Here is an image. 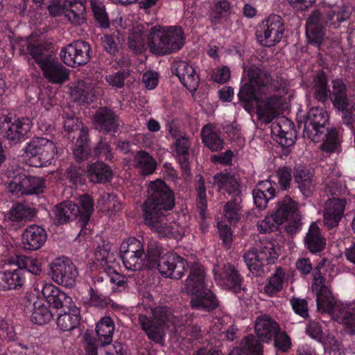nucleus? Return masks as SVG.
Instances as JSON below:
<instances>
[{
    "label": "nucleus",
    "mask_w": 355,
    "mask_h": 355,
    "mask_svg": "<svg viewBox=\"0 0 355 355\" xmlns=\"http://www.w3.org/2000/svg\"><path fill=\"white\" fill-rule=\"evenodd\" d=\"M47 235L44 229L36 225L27 227L21 235L23 248L28 250H36L46 242Z\"/></svg>",
    "instance_id": "26"
},
{
    "label": "nucleus",
    "mask_w": 355,
    "mask_h": 355,
    "mask_svg": "<svg viewBox=\"0 0 355 355\" xmlns=\"http://www.w3.org/2000/svg\"><path fill=\"white\" fill-rule=\"evenodd\" d=\"M285 29L284 21L282 17L272 14L259 24L256 37L260 44L270 47L282 40Z\"/></svg>",
    "instance_id": "14"
},
{
    "label": "nucleus",
    "mask_w": 355,
    "mask_h": 355,
    "mask_svg": "<svg viewBox=\"0 0 355 355\" xmlns=\"http://www.w3.org/2000/svg\"><path fill=\"white\" fill-rule=\"evenodd\" d=\"M135 164L142 175L153 173L157 166V163L153 157H135Z\"/></svg>",
    "instance_id": "53"
},
{
    "label": "nucleus",
    "mask_w": 355,
    "mask_h": 355,
    "mask_svg": "<svg viewBox=\"0 0 355 355\" xmlns=\"http://www.w3.org/2000/svg\"><path fill=\"white\" fill-rule=\"evenodd\" d=\"M39 67L44 78L49 83L62 85L69 79L70 70L52 55L48 56Z\"/></svg>",
    "instance_id": "20"
},
{
    "label": "nucleus",
    "mask_w": 355,
    "mask_h": 355,
    "mask_svg": "<svg viewBox=\"0 0 355 355\" xmlns=\"http://www.w3.org/2000/svg\"><path fill=\"white\" fill-rule=\"evenodd\" d=\"M174 204L172 191L162 180L150 182L148 198L143 205L144 217L146 224L160 237L171 235L178 239L184 234L182 227L165 214Z\"/></svg>",
    "instance_id": "2"
},
{
    "label": "nucleus",
    "mask_w": 355,
    "mask_h": 355,
    "mask_svg": "<svg viewBox=\"0 0 355 355\" xmlns=\"http://www.w3.org/2000/svg\"><path fill=\"white\" fill-rule=\"evenodd\" d=\"M202 139L205 145L213 152L221 150L223 148V140L219 134L214 131L209 124L205 125L201 132Z\"/></svg>",
    "instance_id": "39"
},
{
    "label": "nucleus",
    "mask_w": 355,
    "mask_h": 355,
    "mask_svg": "<svg viewBox=\"0 0 355 355\" xmlns=\"http://www.w3.org/2000/svg\"><path fill=\"white\" fill-rule=\"evenodd\" d=\"M294 312L302 318H306L309 315L308 304L305 300L292 298L290 300Z\"/></svg>",
    "instance_id": "60"
},
{
    "label": "nucleus",
    "mask_w": 355,
    "mask_h": 355,
    "mask_svg": "<svg viewBox=\"0 0 355 355\" xmlns=\"http://www.w3.org/2000/svg\"><path fill=\"white\" fill-rule=\"evenodd\" d=\"M50 276L53 282L65 287L75 285L78 270L73 263L67 257L55 259L50 265Z\"/></svg>",
    "instance_id": "16"
},
{
    "label": "nucleus",
    "mask_w": 355,
    "mask_h": 355,
    "mask_svg": "<svg viewBox=\"0 0 355 355\" xmlns=\"http://www.w3.org/2000/svg\"><path fill=\"white\" fill-rule=\"evenodd\" d=\"M311 288L316 295L318 311L328 313L334 320L342 324L347 333L354 334L355 304L337 302L318 272L314 273Z\"/></svg>",
    "instance_id": "3"
},
{
    "label": "nucleus",
    "mask_w": 355,
    "mask_h": 355,
    "mask_svg": "<svg viewBox=\"0 0 355 355\" xmlns=\"http://www.w3.org/2000/svg\"><path fill=\"white\" fill-rule=\"evenodd\" d=\"M116 263L107 266L104 269L107 273L105 281L110 282L113 286L112 289L114 291H121V288H123L125 285L124 277L116 272L114 268Z\"/></svg>",
    "instance_id": "52"
},
{
    "label": "nucleus",
    "mask_w": 355,
    "mask_h": 355,
    "mask_svg": "<svg viewBox=\"0 0 355 355\" xmlns=\"http://www.w3.org/2000/svg\"><path fill=\"white\" fill-rule=\"evenodd\" d=\"M291 345L290 338L285 333L276 334L275 346L278 351L286 352Z\"/></svg>",
    "instance_id": "63"
},
{
    "label": "nucleus",
    "mask_w": 355,
    "mask_h": 355,
    "mask_svg": "<svg viewBox=\"0 0 355 355\" xmlns=\"http://www.w3.org/2000/svg\"><path fill=\"white\" fill-rule=\"evenodd\" d=\"M87 175L91 182L103 183L112 179V171L107 164L98 162L88 166Z\"/></svg>",
    "instance_id": "36"
},
{
    "label": "nucleus",
    "mask_w": 355,
    "mask_h": 355,
    "mask_svg": "<svg viewBox=\"0 0 355 355\" xmlns=\"http://www.w3.org/2000/svg\"><path fill=\"white\" fill-rule=\"evenodd\" d=\"M174 140L173 145L177 153L176 155H189L190 141L186 135H182Z\"/></svg>",
    "instance_id": "59"
},
{
    "label": "nucleus",
    "mask_w": 355,
    "mask_h": 355,
    "mask_svg": "<svg viewBox=\"0 0 355 355\" xmlns=\"http://www.w3.org/2000/svg\"><path fill=\"white\" fill-rule=\"evenodd\" d=\"M142 82L147 89H155L159 83L158 73L154 71H147L142 76Z\"/></svg>",
    "instance_id": "62"
},
{
    "label": "nucleus",
    "mask_w": 355,
    "mask_h": 355,
    "mask_svg": "<svg viewBox=\"0 0 355 355\" xmlns=\"http://www.w3.org/2000/svg\"><path fill=\"white\" fill-rule=\"evenodd\" d=\"M294 179L302 194L306 198L311 196L315 189L313 172L306 166H297Z\"/></svg>",
    "instance_id": "30"
},
{
    "label": "nucleus",
    "mask_w": 355,
    "mask_h": 355,
    "mask_svg": "<svg viewBox=\"0 0 355 355\" xmlns=\"http://www.w3.org/2000/svg\"><path fill=\"white\" fill-rule=\"evenodd\" d=\"M114 329V322L110 317L103 318L97 323L96 331L102 345H107L112 342Z\"/></svg>",
    "instance_id": "44"
},
{
    "label": "nucleus",
    "mask_w": 355,
    "mask_h": 355,
    "mask_svg": "<svg viewBox=\"0 0 355 355\" xmlns=\"http://www.w3.org/2000/svg\"><path fill=\"white\" fill-rule=\"evenodd\" d=\"M92 11L96 23L101 29H107L110 26V21L104 4L98 0H91Z\"/></svg>",
    "instance_id": "46"
},
{
    "label": "nucleus",
    "mask_w": 355,
    "mask_h": 355,
    "mask_svg": "<svg viewBox=\"0 0 355 355\" xmlns=\"http://www.w3.org/2000/svg\"><path fill=\"white\" fill-rule=\"evenodd\" d=\"M172 71L179 80L186 76L189 73H193V67L184 61L175 62L172 66Z\"/></svg>",
    "instance_id": "61"
},
{
    "label": "nucleus",
    "mask_w": 355,
    "mask_h": 355,
    "mask_svg": "<svg viewBox=\"0 0 355 355\" xmlns=\"http://www.w3.org/2000/svg\"><path fill=\"white\" fill-rule=\"evenodd\" d=\"M346 201L344 199L331 198L328 200L324 208V223L329 227L338 225L344 214Z\"/></svg>",
    "instance_id": "29"
},
{
    "label": "nucleus",
    "mask_w": 355,
    "mask_h": 355,
    "mask_svg": "<svg viewBox=\"0 0 355 355\" xmlns=\"http://www.w3.org/2000/svg\"><path fill=\"white\" fill-rule=\"evenodd\" d=\"M91 46L85 41L78 40L62 48L60 56L63 62L71 67L86 64L90 60Z\"/></svg>",
    "instance_id": "18"
},
{
    "label": "nucleus",
    "mask_w": 355,
    "mask_h": 355,
    "mask_svg": "<svg viewBox=\"0 0 355 355\" xmlns=\"http://www.w3.org/2000/svg\"><path fill=\"white\" fill-rule=\"evenodd\" d=\"M120 125L119 116L108 107H100L94 116L95 129L103 134H115Z\"/></svg>",
    "instance_id": "22"
},
{
    "label": "nucleus",
    "mask_w": 355,
    "mask_h": 355,
    "mask_svg": "<svg viewBox=\"0 0 355 355\" xmlns=\"http://www.w3.org/2000/svg\"><path fill=\"white\" fill-rule=\"evenodd\" d=\"M42 293L49 305L55 309L66 308L73 304L72 298L61 291L52 284H46L42 286Z\"/></svg>",
    "instance_id": "27"
},
{
    "label": "nucleus",
    "mask_w": 355,
    "mask_h": 355,
    "mask_svg": "<svg viewBox=\"0 0 355 355\" xmlns=\"http://www.w3.org/2000/svg\"><path fill=\"white\" fill-rule=\"evenodd\" d=\"M306 334L313 339L324 343V349L329 351V355H340V344L334 336L328 334L324 338L322 327L318 322L311 321L307 324L306 329Z\"/></svg>",
    "instance_id": "28"
},
{
    "label": "nucleus",
    "mask_w": 355,
    "mask_h": 355,
    "mask_svg": "<svg viewBox=\"0 0 355 355\" xmlns=\"http://www.w3.org/2000/svg\"><path fill=\"white\" fill-rule=\"evenodd\" d=\"M254 328L257 336L262 342H267L279 331L277 323L266 315L257 318Z\"/></svg>",
    "instance_id": "33"
},
{
    "label": "nucleus",
    "mask_w": 355,
    "mask_h": 355,
    "mask_svg": "<svg viewBox=\"0 0 355 355\" xmlns=\"http://www.w3.org/2000/svg\"><path fill=\"white\" fill-rule=\"evenodd\" d=\"M306 243L312 252L322 250L325 245V240L320 235L318 226L315 223L311 225L306 236Z\"/></svg>",
    "instance_id": "43"
},
{
    "label": "nucleus",
    "mask_w": 355,
    "mask_h": 355,
    "mask_svg": "<svg viewBox=\"0 0 355 355\" xmlns=\"http://www.w3.org/2000/svg\"><path fill=\"white\" fill-rule=\"evenodd\" d=\"M120 254L125 268L130 271H137L144 265L153 267V259L148 256L147 263H145L146 255L144 252L142 243L134 238H128L123 241L120 247Z\"/></svg>",
    "instance_id": "9"
},
{
    "label": "nucleus",
    "mask_w": 355,
    "mask_h": 355,
    "mask_svg": "<svg viewBox=\"0 0 355 355\" xmlns=\"http://www.w3.org/2000/svg\"><path fill=\"white\" fill-rule=\"evenodd\" d=\"M95 259L105 269L106 266L115 264V254L107 247H99L94 253Z\"/></svg>",
    "instance_id": "55"
},
{
    "label": "nucleus",
    "mask_w": 355,
    "mask_h": 355,
    "mask_svg": "<svg viewBox=\"0 0 355 355\" xmlns=\"http://www.w3.org/2000/svg\"><path fill=\"white\" fill-rule=\"evenodd\" d=\"M180 81L190 92H195L199 85L200 78L193 67V73H189L182 77Z\"/></svg>",
    "instance_id": "58"
},
{
    "label": "nucleus",
    "mask_w": 355,
    "mask_h": 355,
    "mask_svg": "<svg viewBox=\"0 0 355 355\" xmlns=\"http://www.w3.org/2000/svg\"><path fill=\"white\" fill-rule=\"evenodd\" d=\"M329 114L323 107H313L308 112L304 121H298V128L302 130V136L313 141H318L321 135L328 128Z\"/></svg>",
    "instance_id": "13"
},
{
    "label": "nucleus",
    "mask_w": 355,
    "mask_h": 355,
    "mask_svg": "<svg viewBox=\"0 0 355 355\" xmlns=\"http://www.w3.org/2000/svg\"><path fill=\"white\" fill-rule=\"evenodd\" d=\"M271 214L280 226L286 222L297 223L300 220L299 204L289 196L278 201Z\"/></svg>",
    "instance_id": "23"
},
{
    "label": "nucleus",
    "mask_w": 355,
    "mask_h": 355,
    "mask_svg": "<svg viewBox=\"0 0 355 355\" xmlns=\"http://www.w3.org/2000/svg\"><path fill=\"white\" fill-rule=\"evenodd\" d=\"M259 252L267 263H272L278 258L280 252L279 245L273 241L261 242Z\"/></svg>",
    "instance_id": "48"
},
{
    "label": "nucleus",
    "mask_w": 355,
    "mask_h": 355,
    "mask_svg": "<svg viewBox=\"0 0 355 355\" xmlns=\"http://www.w3.org/2000/svg\"><path fill=\"white\" fill-rule=\"evenodd\" d=\"M157 266L162 276L180 279L184 275L188 263L180 256L168 252L159 257Z\"/></svg>",
    "instance_id": "19"
},
{
    "label": "nucleus",
    "mask_w": 355,
    "mask_h": 355,
    "mask_svg": "<svg viewBox=\"0 0 355 355\" xmlns=\"http://www.w3.org/2000/svg\"><path fill=\"white\" fill-rule=\"evenodd\" d=\"M25 153L31 155H43L52 154L53 155H62L67 150L56 145L52 141L44 137H34L26 144Z\"/></svg>",
    "instance_id": "25"
},
{
    "label": "nucleus",
    "mask_w": 355,
    "mask_h": 355,
    "mask_svg": "<svg viewBox=\"0 0 355 355\" xmlns=\"http://www.w3.org/2000/svg\"><path fill=\"white\" fill-rule=\"evenodd\" d=\"M231 13V5L227 0H217L211 7L209 18L211 24H219L221 20Z\"/></svg>",
    "instance_id": "40"
},
{
    "label": "nucleus",
    "mask_w": 355,
    "mask_h": 355,
    "mask_svg": "<svg viewBox=\"0 0 355 355\" xmlns=\"http://www.w3.org/2000/svg\"><path fill=\"white\" fill-rule=\"evenodd\" d=\"M329 80L323 69L316 71L313 78V90L314 98L320 103L325 104L329 100Z\"/></svg>",
    "instance_id": "32"
},
{
    "label": "nucleus",
    "mask_w": 355,
    "mask_h": 355,
    "mask_svg": "<svg viewBox=\"0 0 355 355\" xmlns=\"http://www.w3.org/2000/svg\"><path fill=\"white\" fill-rule=\"evenodd\" d=\"M352 11L347 6H332L322 10H315L306 19V35L311 46L320 47L324 41L326 27L336 29L340 23L347 21Z\"/></svg>",
    "instance_id": "4"
},
{
    "label": "nucleus",
    "mask_w": 355,
    "mask_h": 355,
    "mask_svg": "<svg viewBox=\"0 0 355 355\" xmlns=\"http://www.w3.org/2000/svg\"><path fill=\"white\" fill-rule=\"evenodd\" d=\"M63 125L65 137L72 140L77 137L72 147L73 155H91L88 128L84 127L81 121L73 116L64 117Z\"/></svg>",
    "instance_id": "11"
},
{
    "label": "nucleus",
    "mask_w": 355,
    "mask_h": 355,
    "mask_svg": "<svg viewBox=\"0 0 355 355\" xmlns=\"http://www.w3.org/2000/svg\"><path fill=\"white\" fill-rule=\"evenodd\" d=\"M197 182V208L200 216L202 220L206 218L207 200L205 193V187L202 181V177L198 175L196 178Z\"/></svg>",
    "instance_id": "50"
},
{
    "label": "nucleus",
    "mask_w": 355,
    "mask_h": 355,
    "mask_svg": "<svg viewBox=\"0 0 355 355\" xmlns=\"http://www.w3.org/2000/svg\"><path fill=\"white\" fill-rule=\"evenodd\" d=\"M80 321V310L73 303L67 306L64 313L58 315L57 325L63 331H71L79 325Z\"/></svg>",
    "instance_id": "31"
},
{
    "label": "nucleus",
    "mask_w": 355,
    "mask_h": 355,
    "mask_svg": "<svg viewBox=\"0 0 355 355\" xmlns=\"http://www.w3.org/2000/svg\"><path fill=\"white\" fill-rule=\"evenodd\" d=\"M22 51L24 53L31 56L39 67L48 56L51 55L47 53L46 46L43 42L32 39H27L25 41V45L23 46Z\"/></svg>",
    "instance_id": "34"
},
{
    "label": "nucleus",
    "mask_w": 355,
    "mask_h": 355,
    "mask_svg": "<svg viewBox=\"0 0 355 355\" xmlns=\"http://www.w3.org/2000/svg\"><path fill=\"white\" fill-rule=\"evenodd\" d=\"M332 90L329 89V98L334 107L341 112L343 122L350 128L353 125V108L355 103L351 105L347 94V87L342 79L336 78L331 81Z\"/></svg>",
    "instance_id": "15"
},
{
    "label": "nucleus",
    "mask_w": 355,
    "mask_h": 355,
    "mask_svg": "<svg viewBox=\"0 0 355 355\" xmlns=\"http://www.w3.org/2000/svg\"><path fill=\"white\" fill-rule=\"evenodd\" d=\"M94 211V202L88 195H83L76 198V203L64 201L53 209L55 220L60 223H66L78 218L85 225Z\"/></svg>",
    "instance_id": "8"
},
{
    "label": "nucleus",
    "mask_w": 355,
    "mask_h": 355,
    "mask_svg": "<svg viewBox=\"0 0 355 355\" xmlns=\"http://www.w3.org/2000/svg\"><path fill=\"white\" fill-rule=\"evenodd\" d=\"M280 225L277 222L275 217L270 213L265 216L263 220H261L257 223L258 230L261 233H270L275 232L279 229Z\"/></svg>",
    "instance_id": "57"
},
{
    "label": "nucleus",
    "mask_w": 355,
    "mask_h": 355,
    "mask_svg": "<svg viewBox=\"0 0 355 355\" xmlns=\"http://www.w3.org/2000/svg\"><path fill=\"white\" fill-rule=\"evenodd\" d=\"M25 281L20 270H7L0 272V291L15 289L21 287Z\"/></svg>",
    "instance_id": "37"
},
{
    "label": "nucleus",
    "mask_w": 355,
    "mask_h": 355,
    "mask_svg": "<svg viewBox=\"0 0 355 355\" xmlns=\"http://www.w3.org/2000/svg\"><path fill=\"white\" fill-rule=\"evenodd\" d=\"M125 78V73L118 71L114 74L107 76L105 80L109 85L117 88H122L124 86Z\"/></svg>",
    "instance_id": "64"
},
{
    "label": "nucleus",
    "mask_w": 355,
    "mask_h": 355,
    "mask_svg": "<svg viewBox=\"0 0 355 355\" xmlns=\"http://www.w3.org/2000/svg\"><path fill=\"white\" fill-rule=\"evenodd\" d=\"M8 178L10 180L8 189L12 193L21 194H36L43 191L44 180L41 178L30 176L21 168L8 171Z\"/></svg>",
    "instance_id": "12"
},
{
    "label": "nucleus",
    "mask_w": 355,
    "mask_h": 355,
    "mask_svg": "<svg viewBox=\"0 0 355 355\" xmlns=\"http://www.w3.org/2000/svg\"><path fill=\"white\" fill-rule=\"evenodd\" d=\"M244 259L249 270L252 272L259 271L265 262L260 252L255 250L248 251L245 254Z\"/></svg>",
    "instance_id": "56"
},
{
    "label": "nucleus",
    "mask_w": 355,
    "mask_h": 355,
    "mask_svg": "<svg viewBox=\"0 0 355 355\" xmlns=\"http://www.w3.org/2000/svg\"><path fill=\"white\" fill-rule=\"evenodd\" d=\"M32 122L29 118H12L4 116L0 119V134L8 140L17 143L31 132Z\"/></svg>",
    "instance_id": "17"
},
{
    "label": "nucleus",
    "mask_w": 355,
    "mask_h": 355,
    "mask_svg": "<svg viewBox=\"0 0 355 355\" xmlns=\"http://www.w3.org/2000/svg\"><path fill=\"white\" fill-rule=\"evenodd\" d=\"M248 77V81L240 87L237 94L239 100L246 111L257 108L259 119L270 123L279 114V110L282 105V96L273 94L265 98L261 97L272 89L271 75L263 67H251Z\"/></svg>",
    "instance_id": "1"
},
{
    "label": "nucleus",
    "mask_w": 355,
    "mask_h": 355,
    "mask_svg": "<svg viewBox=\"0 0 355 355\" xmlns=\"http://www.w3.org/2000/svg\"><path fill=\"white\" fill-rule=\"evenodd\" d=\"M30 216V210L21 204H17L5 215V221L8 225H15V223L28 218Z\"/></svg>",
    "instance_id": "49"
},
{
    "label": "nucleus",
    "mask_w": 355,
    "mask_h": 355,
    "mask_svg": "<svg viewBox=\"0 0 355 355\" xmlns=\"http://www.w3.org/2000/svg\"><path fill=\"white\" fill-rule=\"evenodd\" d=\"M241 352L245 355H262V347L258 340L250 335L242 340L241 349L234 348L229 355H241Z\"/></svg>",
    "instance_id": "42"
},
{
    "label": "nucleus",
    "mask_w": 355,
    "mask_h": 355,
    "mask_svg": "<svg viewBox=\"0 0 355 355\" xmlns=\"http://www.w3.org/2000/svg\"><path fill=\"white\" fill-rule=\"evenodd\" d=\"M150 51L157 55H168L180 50L185 43L184 32L181 26H162L150 28L147 35Z\"/></svg>",
    "instance_id": "7"
},
{
    "label": "nucleus",
    "mask_w": 355,
    "mask_h": 355,
    "mask_svg": "<svg viewBox=\"0 0 355 355\" xmlns=\"http://www.w3.org/2000/svg\"><path fill=\"white\" fill-rule=\"evenodd\" d=\"M286 280V273L282 268H277L275 272L268 279L263 287V291L269 296L279 291Z\"/></svg>",
    "instance_id": "47"
},
{
    "label": "nucleus",
    "mask_w": 355,
    "mask_h": 355,
    "mask_svg": "<svg viewBox=\"0 0 355 355\" xmlns=\"http://www.w3.org/2000/svg\"><path fill=\"white\" fill-rule=\"evenodd\" d=\"M145 311L139 313V322L149 339L162 343L166 330L181 335L180 321L168 308L146 309Z\"/></svg>",
    "instance_id": "5"
},
{
    "label": "nucleus",
    "mask_w": 355,
    "mask_h": 355,
    "mask_svg": "<svg viewBox=\"0 0 355 355\" xmlns=\"http://www.w3.org/2000/svg\"><path fill=\"white\" fill-rule=\"evenodd\" d=\"M128 49L135 54H141L146 50L144 34L141 31H133L128 37Z\"/></svg>",
    "instance_id": "51"
},
{
    "label": "nucleus",
    "mask_w": 355,
    "mask_h": 355,
    "mask_svg": "<svg viewBox=\"0 0 355 355\" xmlns=\"http://www.w3.org/2000/svg\"><path fill=\"white\" fill-rule=\"evenodd\" d=\"M8 264L26 268L29 272L36 275H40L42 271V262L35 257L14 255L8 259Z\"/></svg>",
    "instance_id": "35"
},
{
    "label": "nucleus",
    "mask_w": 355,
    "mask_h": 355,
    "mask_svg": "<svg viewBox=\"0 0 355 355\" xmlns=\"http://www.w3.org/2000/svg\"><path fill=\"white\" fill-rule=\"evenodd\" d=\"M214 182L221 192H227L234 198L227 202L224 209V218L230 223H236L240 217L239 185L236 179L229 175L220 173L214 176Z\"/></svg>",
    "instance_id": "10"
},
{
    "label": "nucleus",
    "mask_w": 355,
    "mask_h": 355,
    "mask_svg": "<svg viewBox=\"0 0 355 355\" xmlns=\"http://www.w3.org/2000/svg\"><path fill=\"white\" fill-rule=\"evenodd\" d=\"M213 272L216 282L222 288L232 290L234 293L241 289V279L232 265L218 263Z\"/></svg>",
    "instance_id": "21"
},
{
    "label": "nucleus",
    "mask_w": 355,
    "mask_h": 355,
    "mask_svg": "<svg viewBox=\"0 0 355 355\" xmlns=\"http://www.w3.org/2000/svg\"><path fill=\"white\" fill-rule=\"evenodd\" d=\"M273 139L282 147L287 148L295 144L296 131L294 123L288 119H282L271 125Z\"/></svg>",
    "instance_id": "24"
},
{
    "label": "nucleus",
    "mask_w": 355,
    "mask_h": 355,
    "mask_svg": "<svg viewBox=\"0 0 355 355\" xmlns=\"http://www.w3.org/2000/svg\"><path fill=\"white\" fill-rule=\"evenodd\" d=\"M30 311L31 321L39 325L46 324L53 318V314L41 300H37L33 303Z\"/></svg>",
    "instance_id": "38"
},
{
    "label": "nucleus",
    "mask_w": 355,
    "mask_h": 355,
    "mask_svg": "<svg viewBox=\"0 0 355 355\" xmlns=\"http://www.w3.org/2000/svg\"><path fill=\"white\" fill-rule=\"evenodd\" d=\"M341 139L336 128L327 129L326 139L321 144V150L327 153L339 154L341 152Z\"/></svg>",
    "instance_id": "41"
},
{
    "label": "nucleus",
    "mask_w": 355,
    "mask_h": 355,
    "mask_svg": "<svg viewBox=\"0 0 355 355\" xmlns=\"http://www.w3.org/2000/svg\"><path fill=\"white\" fill-rule=\"evenodd\" d=\"M91 94L90 87L83 81L78 82L77 85L71 89V95L75 101L80 103H87Z\"/></svg>",
    "instance_id": "54"
},
{
    "label": "nucleus",
    "mask_w": 355,
    "mask_h": 355,
    "mask_svg": "<svg viewBox=\"0 0 355 355\" xmlns=\"http://www.w3.org/2000/svg\"><path fill=\"white\" fill-rule=\"evenodd\" d=\"M182 291L191 295V305L193 308L210 311L218 305L215 295L209 288L205 270L199 263L191 266Z\"/></svg>",
    "instance_id": "6"
},
{
    "label": "nucleus",
    "mask_w": 355,
    "mask_h": 355,
    "mask_svg": "<svg viewBox=\"0 0 355 355\" xmlns=\"http://www.w3.org/2000/svg\"><path fill=\"white\" fill-rule=\"evenodd\" d=\"M124 41V35L119 30H114L111 34H106L102 37L104 50L112 55L119 51V44Z\"/></svg>",
    "instance_id": "45"
}]
</instances>
